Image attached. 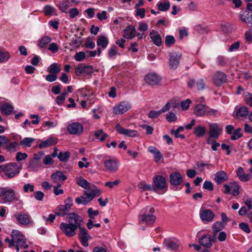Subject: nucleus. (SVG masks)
Segmentation results:
<instances>
[{
    "label": "nucleus",
    "mask_w": 252,
    "mask_h": 252,
    "mask_svg": "<svg viewBox=\"0 0 252 252\" xmlns=\"http://www.w3.org/2000/svg\"><path fill=\"white\" fill-rule=\"evenodd\" d=\"M67 220L69 223L62 222L60 228L66 236L71 237L75 235L78 226L83 225V220L80 216L74 213L68 214Z\"/></svg>",
    "instance_id": "f257e3e1"
},
{
    "label": "nucleus",
    "mask_w": 252,
    "mask_h": 252,
    "mask_svg": "<svg viewBox=\"0 0 252 252\" xmlns=\"http://www.w3.org/2000/svg\"><path fill=\"white\" fill-rule=\"evenodd\" d=\"M142 214L138 216V221L140 222H145L147 224H152L156 220V218L153 215L155 209L153 207H146L142 210Z\"/></svg>",
    "instance_id": "f03ea898"
},
{
    "label": "nucleus",
    "mask_w": 252,
    "mask_h": 252,
    "mask_svg": "<svg viewBox=\"0 0 252 252\" xmlns=\"http://www.w3.org/2000/svg\"><path fill=\"white\" fill-rule=\"evenodd\" d=\"M84 192L85 196H82L75 199V202L78 204L86 205L93 200L95 197L98 196L101 194V191L98 189H93L90 192L85 190Z\"/></svg>",
    "instance_id": "7ed1b4c3"
},
{
    "label": "nucleus",
    "mask_w": 252,
    "mask_h": 252,
    "mask_svg": "<svg viewBox=\"0 0 252 252\" xmlns=\"http://www.w3.org/2000/svg\"><path fill=\"white\" fill-rule=\"evenodd\" d=\"M3 172L8 179H11L19 174V167L15 163L5 164Z\"/></svg>",
    "instance_id": "20e7f679"
},
{
    "label": "nucleus",
    "mask_w": 252,
    "mask_h": 252,
    "mask_svg": "<svg viewBox=\"0 0 252 252\" xmlns=\"http://www.w3.org/2000/svg\"><path fill=\"white\" fill-rule=\"evenodd\" d=\"M64 203L63 205H60L57 207V210L58 212L56 213V215L63 217L68 214L70 208L73 205L72 198L70 197H67L64 201Z\"/></svg>",
    "instance_id": "39448f33"
},
{
    "label": "nucleus",
    "mask_w": 252,
    "mask_h": 252,
    "mask_svg": "<svg viewBox=\"0 0 252 252\" xmlns=\"http://www.w3.org/2000/svg\"><path fill=\"white\" fill-rule=\"evenodd\" d=\"M94 72V69L92 65H86L84 63L79 64L75 68V74L79 76L83 73L85 75H91Z\"/></svg>",
    "instance_id": "423d86ee"
},
{
    "label": "nucleus",
    "mask_w": 252,
    "mask_h": 252,
    "mask_svg": "<svg viewBox=\"0 0 252 252\" xmlns=\"http://www.w3.org/2000/svg\"><path fill=\"white\" fill-rule=\"evenodd\" d=\"M154 187L156 189L155 192L159 193L158 190H162L166 188L165 179L161 175H156L153 178Z\"/></svg>",
    "instance_id": "0eeeda50"
},
{
    "label": "nucleus",
    "mask_w": 252,
    "mask_h": 252,
    "mask_svg": "<svg viewBox=\"0 0 252 252\" xmlns=\"http://www.w3.org/2000/svg\"><path fill=\"white\" fill-rule=\"evenodd\" d=\"M79 229V238L82 246L87 247L89 245L88 240L91 236L88 233L87 230L84 227L78 226Z\"/></svg>",
    "instance_id": "6e6552de"
},
{
    "label": "nucleus",
    "mask_w": 252,
    "mask_h": 252,
    "mask_svg": "<svg viewBox=\"0 0 252 252\" xmlns=\"http://www.w3.org/2000/svg\"><path fill=\"white\" fill-rule=\"evenodd\" d=\"M227 80L226 74L220 71L216 72L213 77V82L216 86H220Z\"/></svg>",
    "instance_id": "1a4fd4ad"
},
{
    "label": "nucleus",
    "mask_w": 252,
    "mask_h": 252,
    "mask_svg": "<svg viewBox=\"0 0 252 252\" xmlns=\"http://www.w3.org/2000/svg\"><path fill=\"white\" fill-rule=\"evenodd\" d=\"M131 108L130 104L126 101H122L113 108V113L116 115H121L127 112Z\"/></svg>",
    "instance_id": "9d476101"
},
{
    "label": "nucleus",
    "mask_w": 252,
    "mask_h": 252,
    "mask_svg": "<svg viewBox=\"0 0 252 252\" xmlns=\"http://www.w3.org/2000/svg\"><path fill=\"white\" fill-rule=\"evenodd\" d=\"M223 187L225 188L224 193L225 194H231L234 196H236L240 193L239 186L236 182L232 183L229 185L224 184Z\"/></svg>",
    "instance_id": "9b49d317"
},
{
    "label": "nucleus",
    "mask_w": 252,
    "mask_h": 252,
    "mask_svg": "<svg viewBox=\"0 0 252 252\" xmlns=\"http://www.w3.org/2000/svg\"><path fill=\"white\" fill-rule=\"evenodd\" d=\"M115 129L121 134L130 137H136L138 136V132L136 130L125 129L119 124H117L116 125Z\"/></svg>",
    "instance_id": "f8f14e48"
},
{
    "label": "nucleus",
    "mask_w": 252,
    "mask_h": 252,
    "mask_svg": "<svg viewBox=\"0 0 252 252\" xmlns=\"http://www.w3.org/2000/svg\"><path fill=\"white\" fill-rule=\"evenodd\" d=\"M201 220L203 222H210L215 217V214L210 209L201 210L199 212Z\"/></svg>",
    "instance_id": "ddd939ff"
},
{
    "label": "nucleus",
    "mask_w": 252,
    "mask_h": 252,
    "mask_svg": "<svg viewBox=\"0 0 252 252\" xmlns=\"http://www.w3.org/2000/svg\"><path fill=\"white\" fill-rule=\"evenodd\" d=\"M169 181L171 185L178 186L183 182L182 176L179 172H173L169 175Z\"/></svg>",
    "instance_id": "4468645a"
},
{
    "label": "nucleus",
    "mask_w": 252,
    "mask_h": 252,
    "mask_svg": "<svg viewBox=\"0 0 252 252\" xmlns=\"http://www.w3.org/2000/svg\"><path fill=\"white\" fill-rule=\"evenodd\" d=\"M67 130L70 134L78 135L83 132V127L79 123H73L68 125Z\"/></svg>",
    "instance_id": "2eb2a0df"
},
{
    "label": "nucleus",
    "mask_w": 252,
    "mask_h": 252,
    "mask_svg": "<svg viewBox=\"0 0 252 252\" xmlns=\"http://www.w3.org/2000/svg\"><path fill=\"white\" fill-rule=\"evenodd\" d=\"M103 164L107 170L111 172H115L118 169L117 161L115 159H106L104 161Z\"/></svg>",
    "instance_id": "dca6fc26"
},
{
    "label": "nucleus",
    "mask_w": 252,
    "mask_h": 252,
    "mask_svg": "<svg viewBox=\"0 0 252 252\" xmlns=\"http://www.w3.org/2000/svg\"><path fill=\"white\" fill-rule=\"evenodd\" d=\"M181 55H178L176 53H170L169 55V65L172 69H176L180 63Z\"/></svg>",
    "instance_id": "f3484780"
},
{
    "label": "nucleus",
    "mask_w": 252,
    "mask_h": 252,
    "mask_svg": "<svg viewBox=\"0 0 252 252\" xmlns=\"http://www.w3.org/2000/svg\"><path fill=\"white\" fill-rule=\"evenodd\" d=\"M160 80V77L155 73H149L145 77L146 82L150 85H158Z\"/></svg>",
    "instance_id": "a211bd4d"
},
{
    "label": "nucleus",
    "mask_w": 252,
    "mask_h": 252,
    "mask_svg": "<svg viewBox=\"0 0 252 252\" xmlns=\"http://www.w3.org/2000/svg\"><path fill=\"white\" fill-rule=\"evenodd\" d=\"M222 129L219 127L216 123H212L209 125V134L211 137H213L217 139L221 132Z\"/></svg>",
    "instance_id": "6ab92c4d"
},
{
    "label": "nucleus",
    "mask_w": 252,
    "mask_h": 252,
    "mask_svg": "<svg viewBox=\"0 0 252 252\" xmlns=\"http://www.w3.org/2000/svg\"><path fill=\"white\" fill-rule=\"evenodd\" d=\"M214 241V239L210 235H203L199 239V243L200 245L206 248H209L212 246V243Z\"/></svg>",
    "instance_id": "aec40b11"
},
{
    "label": "nucleus",
    "mask_w": 252,
    "mask_h": 252,
    "mask_svg": "<svg viewBox=\"0 0 252 252\" xmlns=\"http://www.w3.org/2000/svg\"><path fill=\"white\" fill-rule=\"evenodd\" d=\"M16 218L21 224L27 225L31 222V218L28 214L20 213L16 215Z\"/></svg>",
    "instance_id": "412c9836"
},
{
    "label": "nucleus",
    "mask_w": 252,
    "mask_h": 252,
    "mask_svg": "<svg viewBox=\"0 0 252 252\" xmlns=\"http://www.w3.org/2000/svg\"><path fill=\"white\" fill-rule=\"evenodd\" d=\"M196 85L198 90H203L205 88L204 81L203 79H199L197 81H195L193 78H190L188 82V86L190 88H192L195 85Z\"/></svg>",
    "instance_id": "4be33fe9"
},
{
    "label": "nucleus",
    "mask_w": 252,
    "mask_h": 252,
    "mask_svg": "<svg viewBox=\"0 0 252 252\" xmlns=\"http://www.w3.org/2000/svg\"><path fill=\"white\" fill-rule=\"evenodd\" d=\"M5 191L3 196L4 202H10L14 200H18V198H16V192L14 189L6 188Z\"/></svg>",
    "instance_id": "5701e85b"
},
{
    "label": "nucleus",
    "mask_w": 252,
    "mask_h": 252,
    "mask_svg": "<svg viewBox=\"0 0 252 252\" xmlns=\"http://www.w3.org/2000/svg\"><path fill=\"white\" fill-rule=\"evenodd\" d=\"M11 236L13 238L14 241L16 244L20 245L24 244L25 236L18 230H14L12 231Z\"/></svg>",
    "instance_id": "b1692460"
},
{
    "label": "nucleus",
    "mask_w": 252,
    "mask_h": 252,
    "mask_svg": "<svg viewBox=\"0 0 252 252\" xmlns=\"http://www.w3.org/2000/svg\"><path fill=\"white\" fill-rule=\"evenodd\" d=\"M51 179L53 183H60L66 180L67 177L62 171H57L51 175Z\"/></svg>",
    "instance_id": "393cba45"
},
{
    "label": "nucleus",
    "mask_w": 252,
    "mask_h": 252,
    "mask_svg": "<svg viewBox=\"0 0 252 252\" xmlns=\"http://www.w3.org/2000/svg\"><path fill=\"white\" fill-rule=\"evenodd\" d=\"M150 36L153 43L157 46H160L162 44V39L160 35L158 32L152 30L150 32Z\"/></svg>",
    "instance_id": "a878e982"
},
{
    "label": "nucleus",
    "mask_w": 252,
    "mask_h": 252,
    "mask_svg": "<svg viewBox=\"0 0 252 252\" xmlns=\"http://www.w3.org/2000/svg\"><path fill=\"white\" fill-rule=\"evenodd\" d=\"M208 109V106L203 104H197L195 106L194 114L198 117H201L206 115V110Z\"/></svg>",
    "instance_id": "bb28decb"
},
{
    "label": "nucleus",
    "mask_w": 252,
    "mask_h": 252,
    "mask_svg": "<svg viewBox=\"0 0 252 252\" xmlns=\"http://www.w3.org/2000/svg\"><path fill=\"white\" fill-rule=\"evenodd\" d=\"M13 108V106L8 103H4L0 105V112L6 116H9L11 114Z\"/></svg>",
    "instance_id": "cd10ccee"
},
{
    "label": "nucleus",
    "mask_w": 252,
    "mask_h": 252,
    "mask_svg": "<svg viewBox=\"0 0 252 252\" xmlns=\"http://www.w3.org/2000/svg\"><path fill=\"white\" fill-rule=\"evenodd\" d=\"M58 142V138L56 137H49L47 140L43 141L38 145V147L40 149L46 148L52 145H55Z\"/></svg>",
    "instance_id": "c85d7f7f"
},
{
    "label": "nucleus",
    "mask_w": 252,
    "mask_h": 252,
    "mask_svg": "<svg viewBox=\"0 0 252 252\" xmlns=\"http://www.w3.org/2000/svg\"><path fill=\"white\" fill-rule=\"evenodd\" d=\"M136 34V31L134 27H128L124 30L123 36L127 39H132Z\"/></svg>",
    "instance_id": "c756f323"
},
{
    "label": "nucleus",
    "mask_w": 252,
    "mask_h": 252,
    "mask_svg": "<svg viewBox=\"0 0 252 252\" xmlns=\"http://www.w3.org/2000/svg\"><path fill=\"white\" fill-rule=\"evenodd\" d=\"M227 176L226 173L224 171H220L216 173L215 181L217 184H220L222 182L226 181Z\"/></svg>",
    "instance_id": "7c9ffc66"
},
{
    "label": "nucleus",
    "mask_w": 252,
    "mask_h": 252,
    "mask_svg": "<svg viewBox=\"0 0 252 252\" xmlns=\"http://www.w3.org/2000/svg\"><path fill=\"white\" fill-rule=\"evenodd\" d=\"M94 135L95 138L101 142L105 140L108 136V134L105 133L102 129H98L94 132Z\"/></svg>",
    "instance_id": "2f4dec72"
},
{
    "label": "nucleus",
    "mask_w": 252,
    "mask_h": 252,
    "mask_svg": "<svg viewBox=\"0 0 252 252\" xmlns=\"http://www.w3.org/2000/svg\"><path fill=\"white\" fill-rule=\"evenodd\" d=\"M249 113V109L246 106L240 107L236 112V118L239 119L240 118H246Z\"/></svg>",
    "instance_id": "473e14b6"
},
{
    "label": "nucleus",
    "mask_w": 252,
    "mask_h": 252,
    "mask_svg": "<svg viewBox=\"0 0 252 252\" xmlns=\"http://www.w3.org/2000/svg\"><path fill=\"white\" fill-rule=\"evenodd\" d=\"M51 41V38L48 36H44L39 40L37 46L41 48H45L47 45Z\"/></svg>",
    "instance_id": "72a5a7b5"
},
{
    "label": "nucleus",
    "mask_w": 252,
    "mask_h": 252,
    "mask_svg": "<svg viewBox=\"0 0 252 252\" xmlns=\"http://www.w3.org/2000/svg\"><path fill=\"white\" fill-rule=\"evenodd\" d=\"M19 144L17 142H8V144L6 145L4 148L8 152H14L17 151V148H18Z\"/></svg>",
    "instance_id": "f704fd0d"
},
{
    "label": "nucleus",
    "mask_w": 252,
    "mask_h": 252,
    "mask_svg": "<svg viewBox=\"0 0 252 252\" xmlns=\"http://www.w3.org/2000/svg\"><path fill=\"white\" fill-rule=\"evenodd\" d=\"M206 131V128L201 125H198L194 128V133L197 137H202L205 133Z\"/></svg>",
    "instance_id": "c9c22d12"
},
{
    "label": "nucleus",
    "mask_w": 252,
    "mask_h": 252,
    "mask_svg": "<svg viewBox=\"0 0 252 252\" xmlns=\"http://www.w3.org/2000/svg\"><path fill=\"white\" fill-rule=\"evenodd\" d=\"M76 183L78 185L85 189H90V183H89L86 180L82 177H79L77 179Z\"/></svg>",
    "instance_id": "e433bc0d"
},
{
    "label": "nucleus",
    "mask_w": 252,
    "mask_h": 252,
    "mask_svg": "<svg viewBox=\"0 0 252 252\" xmlns=\"http://www.w3.org/2000/svg\"><path fill=\"white\" fill-rule=\"evenodd\" d=\"M108 44V40L104 36H99L97 40V45L101 46L102 48L105 49Z\"/></svg>",
    "instance_id": "4c0bfd02"
},
{
    "label": "nucleus",
    "mask_w": 252,
    "mask_h": 252,
    "mask_svg": "<svg viewBox=\"0 0 252 252\" xmlns=\"http://www.w3.org/2000/svg\"><path fill=\"white\" fill-rule=\"evenodd\" d=\"M61 71V69L57 63L51 64L47 68V71L49 73L57 74Z\"/></svg>",
    "instance_id": "58836bf2"
},
{
    "label": "nucleus",
    "mask_w": 252,
    "mask_h": 252,
    "mask_svg": "<svg viewBox=\"0 0 252 252\" xmlns=\"http://www.w3.org/2000/svg\"><path fill=\"white\" fill-rule=\"evenodd\" d=\"M224 226V224L222 222L219 221L214 223L212 228L214 235H216L217 233L222 230Z\"/></svg>",
    "instance_id": "ea45409f"
},
{
    "label": "nucleus",
    "mask_w": 252,
    "mask_h": 252,
    "mask_svg": "<svg viewBox=\"0 0 252 252\" xmlns=\"http://www.w3.org/2000/svg\"><path fill=\"white\" fill-rule=\"evenodd\" d=\"M35 140L34 138L26 137L21 141L20 145L23 146L24 147H31L32 144Z\"/></svg>",
    "instance_id": "a19ab883"
},
{
    "label": "nucleus",
    "mask_w": 252,
    "mask_h": 252,
    "mask_svg": "<svg viewBox=\"0 0 252 252\" xmlns=\"http://www.w3.org/2000/svg\"><path fill=\"white\" fill-rule=\"evenodd\" d=\"M158 8L159 10L161 11H167L170 6V4L169 1L166 2H159L157 4Z\"/></svg>",
    "instance_id": "79ce46f5"
},
{
    "label": "nucleus",
    "mask_w": 252,
    "mask_h": 252,
    "mask_svg": "<svg viewBox=\"0 0 252 252\" xmlns=\"http://www.w3.org/2000/svg\"><path fill=\"white\" fill-rule=\"evenodd\" d=\"M239 18L241 21L246 24H252V14H247V15L240 14Z\"/></svg>",
    "instance_id": "37998d69"
},
{
    "label": "nucleus",
    "mask_w": 252,
    "mask_h": 252,
    "mask_svg": "<svg viewBox=\"0 0 252 252\" xmlns=\"http://www.w3.org/2000/svg\"><path fill=\"white\" fill-rule=\"evenodd\" d=\"M70 156V153L68 151H66L64 153L62 152H60L57 157L61 161L65 162L68 160Z\"/></svg>",
    "instance_id": "c03bdc74"
},
{
    "label": "nucleus",
    "mask_w": 252,
    "mask_h": 252,
    "mask_svg": "<svg viewBox=\"0 0 252 252\" xmlns=\"http://www.w3.org/2000/svg\"><path fill=\"white\" fill-rule=\"evenodd\" d=\"M241 128H238L235 129L232 133L230 139L231 140H236L242 137L243 134L241 133Z\"/></svg>",
    "instance_id": "a18cd8bd"
},
{
    "label": "nucleus",
    "mask_w": 252,
    "mask_h": 252,
    "mask_svg": "<svg viewBox=\"0 0 252 252\" xmlns=\"http://www.w3.org/2000/svg\"><path fill=\"white\" fill-rule=\"evenodd\" d=\"M69 4L70 2L69 1H65L60 3L59 4L58 7L62 12L67 13L69 7Z\"/></svg>",
    "instance_id": "49530a36"
},
{
    "label": "nucleus",
    "mask_w": 252,
    "mask_h": 252,
    "mask_svg": "<svg viewBox=\"0 0 252 252\" xmlns=\"http://www.w3.org/2000/svg\"><path fill=\"white\" fill-rule=\"evenodd\" d=\"M164 243L166 247L171 250H176L178 248V245L174 242L170 240H164Z\"/></svg>",
    "instance_id": "de8ad7c7"
},
{
    "label": "nucleus",
    "mask_w": 252,
    "mask_h": 252,
    "mask_svg": "<svg viewBox=\"0 0 252 252\" xmlns=\"http://www.w3.org/2000/svg\"><path fill=\"white\" fill-rule=\"evenodd\" d=\"M138 188L141 189L142 191L151 190L156 191L155 188L153 186L149 185L145 183H141L138 185Z\"/></svg>",
    "instance_id": "09e8293b"
},
{
    "label": "nucleus",
    "mask_w": 252,
    "mask_h": 252,
    "mask_svg": "<svg viewBox=\"0 0 252 252\" xmlns=\"http://www.w3.org/2000/svg\"><path fill=\"white\" fill-rule=\"evenodd\" d=\"M175 43V39L173 36L168 35L166 36L165 43L167 47H170Z\"/></svg>",
    "instance_id": "8fccbe9b"
},
{
    "label": "nucleus",
    "mask_w": 252,
    "mask_h": 252,
    "mask_svg": "<svg viewBox=\"0 0 252 252\" xmlns=\"http://www.w3.org/2000/svg\"><path fill=\"white\" fill-rule=\"evenodd\" d=\"M9 58L10 55L8 52L0 51V63L7 62Z\"/></svg>",
    "instance_id": "3c124183"
},
{
    "label": "nucleus",
    "mask_w": 252,
    "mask_h": 252,
    "mask_svg": "<svg viewBox=\"0 0 252 252\" xmlns=\"http://www.w3.org/2000/svg\"><path fill=\"white\" fill-rule=\"evenodd\" d=\"M67 95V93L64 91L61 95L57 96L56 102L59 105H61L65 100V96Z\"/></svg>",
    "instance_id": "603ef678"
},
{
    "label": "nucleus",
    "mask_w": 252,
    "mask_h": 252,
    "mask_svg": "<svg viewBox=\"0 0 252 252\" xmlns=\"http://www.w3.org/2000/svg\"><path fill=\"white\" fill-rule=\"evenodd\" d=\"M217 60L219 65L221 66H224L227 64V60L225 58L221 55H219L217 57Z\"/></svg>",
    "instance_id": "864d4df0"
},
{
    "label": "nucleus",
    "mask_w": 252,
    "mask_h": 252,
    "mask_svg": "<svg viewBox=\"0 0 252 252\" xmlns=\"http://www.w3.org/2000/svg\"><path fill=\"white\" fill-rule=\"evenodd\" d=\"M82 44V39L80 36L73 39L70 42V45L76 47H78Z\"/></svg>",
    "instance_id": "5fc2aeb1"
},
{
    "label": "nucleus",
    "mask_w": 252,
    "mask_h": 252,
    "mask_svg": "<svg viewBox=\"0 0 252 252\" xmlns=\"http://www.w3.org/2000/svg\"><path fill=\"white\" fill-rule=\"evenodd\" d=\"M28 157V155L25 153H22L18 152L16 155V159L18 161H20L26 159Z\"/></svg>",
    "instance_id": "6e6d98bb"
},
{
    "label": "nucleus",
    "mask_w": 252,
    "mask_h": 252,
    "mask_svg": "<svg viewBox=\"0 0 252 252\" xmlns=\"http://www.w3.org/2000/svg\"><path fill=\"white\" fill-rule=\"evenodd\" d=\"M8 142L9 139L5 135L0 136V147L4 148Z\"/></svg>",
    "instance_id": "4d7b16f0"
},
{
    "label": "nucleus",
    "mask_w": 252,
    "mask_h": 252,
    "mask_svg": "<svg viewBox=\"0 0 252 252\" xmlns=\"http://www.w3.org/2000/svg\"><path fill=\"white\" fill-rule=\"evenodd\" d=\"M166 119L169 122H174L177 121V118L175 113L171 112L166 115Z\"/></svg>",
    "instance_id": "13d9d810"
},
{
    "label": "nucleus",
    "mask_w": 252,
    "mask_h": 252,
    "mask_svg": "<svg viewBox=\"0 0 252 252\" xmlns=\"http://www.w3.org/2000/svg\"><path fill=\"white\" fill-rule=\"evenodd\" d=\"M88 213L89 215V217L90 218L89 220H93L94 218V217L97 216L99 214V211L98 210L93 211V209L90 208L88 210Z\"/></svg>",
    "instance_id": "bf43d9fd"
},
{
    "label": "nucleus",
    "mask_w": 252,
    "mask_h": 252,
    "mask_svg": "<svg viewBox=\"0 0 252 252\" xmlns=\"http://www.w3.org/2000/svg\"><path fill=\"white\" fill-rule=\"evenodd\" d=\"M86 57V54L84 52H79L76 53L74 56L76 61L80 62L83 61Z\"/></svg>",
    "instance_id": "052dcab7"
},
{
    "label": "nucleus",
    "mask_w": 252,
    "mask_h": 252,
    "mask_svg": "<svg viewBox=\"0 0 252 252\" xmlns=\"http://www.w3.org/2000/svg\"><path fill=\"white\" fill-rule=\"evenodd\" d=\"M54 11V8L50 5H46L44 7V14L46 15H51Z\"/></svg>",
    "instance_id": "680f3d73"
},
{
    "label": "nucleus",
    "mask_w": 252,
    "mask_h": 252,
    "mask_svg": "<svg viewBox=\"0 0 252 252\" xmlns=\"http://www.w3.org/2000/svg\"><path fill=\"white\" fill-rule=\"evenodd\" d=\"M59 46L54 42L50 44L48 47V50L53 53H56L59 50Z\"/></svg>",
    "instance_id": "e2e57ef3"
},
{
    "label": "nucleus",
    "mask_w": 252,
    "mask_h": 252,
    "mask_svg": "<svg viewBox=\"0 0 252 252\" xmlns=\"http://www.w3.org/2000/svg\"><path fill=\"white\" fill-rule=\"evenodd\" d=\"M191 101L189 99H187L186 100L182 101L181 103V105L184 110H187L189 109Z\"/></svg>",
    "instance_id": "0e129e2a"
},
{
    "label": "nucleus",
    "mask_w": 252,
    "mask_h": 252,
    "mask_svg": "<svg viewBox=\"0 0 252 252\" xmlns=\"http://www.w3.org/2000/svg\"><path fill=\"white\" fill-rule=\"evenodd\" d=\"M245 100L246 103L251 107H252V94L249 92L246 93Z\"/></svg>",
    "instance_id": "69168bd1"
},
{
    "label": "nucleus",
    "mask_w": 252,
    "mask_h": 252,
    "mask_svg": "<svg viewBox=\"0 0 252 252\" xmlns=\"http://www.w3.org/2000/svg\"><path fill=\"white\" fill-rule=\"evenodd\" d=\"M118 53L117 48L115 46L111 47L108 51V56L110 58L116 55Z\"/></svg>",
    "instance_id": "338daca9"
},
{
    "label": "nucleus",
    "mask_w": 252,
    "mask_h": 252,
    "mask_svg": "<svg viewBox=\"0 0 252 252\" xmlns=\"http://www.w3.org/2000/svg\"><path fill=\"white\" fill-rule=\"evenodd\" d=\"M161 114L160 110L158 111L151 110L148 114V117L152 119H155L158 117Z\"/></svg>",
    "instance_id": "774afa93"
}]
</instances>
